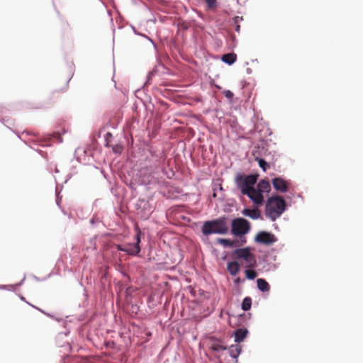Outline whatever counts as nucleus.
<instances>
[{
    "label": "nucleus",
    "mask_w": 363,
    "mask_h": 363,
    "mask_svg": "<svg viewBox=\"0 0 363 363\" xmlns=\"http://www.w3.org/2000/svg\"><path fill=\"white\" fill-rule=\"evenodd\" d=\"M257 180V176L255 174L238 175L235 179L238 188L240 190L242 194L247 195L254 204L259 206L263 204L264 199L259 189L255 187Z\"/></svg>",
    "instance_id": "obj_1"
},
{
    "label": "nucleus",
    "mask_w": 363,
    "mask_h": 363,
    "mask_svg": "<svg viewBox=\"0 0 363 363\" xmlns=\"http://www.w3.org/2000/svg\"><path fill=\"white\" fill-rule=\"evenodd\" d=\"M286 208L284 199L279 196H272L267 201L265 214L272 221L276 220Z\"/></svg>",
    "instance_id": "obj_2"
},
{
    "label": "nucleus",
    "mask_w": 363,
    "mask_h": 363,
    "mask_svg": "<svg viewBox=\"0 0 363 363\" xmlns=\"http://www.w3.org/2000/svg\"><path fill=\"white\" fill-rule=\"evenodd\" d=\"M228 225L225 218L206 221L202 226V233L205 235L211 234L224 235L228 232Z\"/></svg>",
    "instance_id": "obj_3"
},
{
    "label": "nucleus",
    "mask_w": 363,
    "mask_h": 363,
    "mask_svg": "<svg viewBox=\"0 0 363 363\" xmlns=\"http://www.w3.org/2000/svg\"><path fill=\"white\" fill-rule=\"evenodd\" d=\"M233 257L235 259H243L246 267H253L257 264L255 255L250 252L248 247L239 248L233 252Z\"/></svg>",
    "instance_id": "obj_4"
},
{
    "label": "nucleus",
    "mask_w": 363,
    "mask_h": 363,
    "mask_svg": "<svg viewBox=\"0 0 363 363\" xmlns=\"http://www.w3.org/2000/svg\"><path fill=\"white\" fill-rule=\"evenodd\" d=\"M250 229V223L242 218H238L232 221V233L236 236L245 235Z\"/></svg>",
    "instance_id": "obj_5"
},
{
    "label": "nucleus",
    "mask_w": 363,
    "mask_h": 363,
    "mask_svg": "<svg viewBox=\"0 0 363 363\" xmlns=\"http://www.w3.org/2000/svg\"><path fill=\"white\" fill-rule=\"evenodd\" d=\"M140 231L139 230L138 233L136 235V243H128L125 245H118L116 248L119 251H123L127 252L130 255H137L139 254L140 251V247L139 243L140 242Z\"/></svg>",
    "instance_id": "obj_6"
},
{
    "label": "nucleus",
    "mask_w": 363,
    "mask_h": 363,
    "mask_svg": "<svg viewBox=\"0 0 363 363\" xmlns=\"http://www.w3.org/2000/svg\"><path fill=\"white\" fill-rule=\"evenodd\" d=\"M255 240L258 243L269 245L275 242L277 238L274 235L271 233L260 231L255 236Z\"/></svg>",
    "instance_id": "obj_7"
},
{
    "label": "nucleus",
    "mask_w": 363,
    "mask_h": 363,
    "mask_svg": "<svg viewBox=\"0 0 363 363\" xmlns=\"http://www.w3.org/2000/svg\"><path fill=\"white\" fill-rule=\"evenodd\" d=\"M274 188L280 192H286L288 191V183L281 177H276L272 180Z\"/></svg>",
    "instance_id": "obj_8"
},
{
    "label": "nucleus",
    "mask_w": 363,
    "mask_h": 363,
    "mask_svg": "<svg viewBox=\"0 0 363 363\" xmlns=\"http://www.w3.org/2000/svg\"><path fill=\"white\" fill-rule=\"evenodd\" d=\"M242 213L247 217H250L252 219H258L260 217V211L258 208L250 209V208H244L242 211Z\"/></svg>",
    "instance_id": "obj_9"
},
{
    "label": "nucleus",
    "mask_w": 363,
    "mask_h": 363,
    "mask_svg": "<svg viewBox=\"0 0 363 363\" xmlns=\"http://www.w3.org/2000/svg\"><path fill=\"white\" fill-rule=\"evenodd\" d=\"M257 187L259 189L262 194L263 193H269L271 191V185L268 180L262 179L257 184Z\"/></svg>",
    "instance_id": "obj_10"
},
{
    "label": "nucleus",
    "mask_w": 363,
    "mask_h": 363,
    "mask_svg": "<svg viewBox=\"0 0 363 363\" xmlns=\"http://www.w3.org/2000/svg\"><path fill=\"white\" fill-rule=\"evenodd\" d=\"M248 331L246 328H239L235 332V341L236 342H242L247 336Z\"/></svg>",
    "instance_id": "obj_11"
},
{
    "label": "nucleus",
    "mask_w": 363,
    "mask_h": 363,
    "mask_svg": "<svg viewBox=\"0 0 363 363\" xmlns=\"http://www.w3.org/2000/svg\"><path fill=\"white\" fill-rule=\"evenodd\" d=\"M227 269L233 275H236L240 271V264L238 262L233 261L228 263Z\"/></svg>",
    "instance_id": "obj_12"
},
{
    "label": "nucleus",
    "mask_w": 363,
    "mask_h": 363,
    "mask_svg": "<svg viewBox=\"0 0 363 363\" xmlns=\"http://www.w3.org/2000/svg\"><path fill=\"white\" fill-rule=\"evenodd\" d=\"M257 284L258 289L263 292H267L270 290L269 284L264 279H258L257 280Z\"/></svg>",
    "instance_id": "obj_13"
},
{
    "label": "nucleus",
    "mask_w": 363,
    "mask_h": 363,
    "mask_svg": "<svg viewBox=\"0 0 363 363\" xmlns=\"http://www.w3.org/2000/svg\"><path fill=\"white\" fill-rule=\"evenodd\" d=\"M236 59L237 55L235 53L225 54L222 57V60L228 65L233 64L236 61Z\"/></svg>",
    "instance_id": "obj_14"
},
{
    "label": "nucleus",
    "mask_w": 363,
    "mask_h": 363,
    "mask_svg": "<svg viewBox=\"0 0 363 363\" xmlns=\"http://www.w3.org/2000/svg\"><path fill=\"white\" fill-rule=\"evenodd\" d=\"M252 305V299L250 297H245L242 303V309L247 311L250 309Z\"/></svg>",
    "instance_id": "obj_15"
},
{
    "label": "nucleus",
    "mask_w": 363,
    "mask_h": 363,
    "mask_svg": "<svg viewBox=\"0 0 363 363\" xmlns=\"http://www.w3.org/2000/svg\"><path fill=\"white\" fill-rule=\"evenodd\" d=\"M211 349L215 352H220V351L225 350L227 349V347H226V346H224L223 345L220 344V342H213L211 345Z\"/></svg>",
    "instance_id": "obj_16"
},
{
    "label": "nucleus",
    "mask_w": 363,
    "mask_h": 363,
    "mask_svg": "<svg viewBox=\"0 0 363 363\" xmlns=\"http://www.w3.org/2000/svg\"><path fill=\"white\" fill-rule=\"evenodd\" d=\"M255 160L258 162L259 166L262 169L264 172H266L270 167L269 164L264 159L257 157Z\"/></svg>",
    "instance_id": "obj_17"
},
{
    "label": "nucleus",
    "mask_w": 363,
    "mask_h": 363,
    "mask_svg": "<svg viewBox=\"0 0 363 363\" xmlns=\"http://www.w3.org/2000/svg\"><path fill=\"white\" fill-rule=\"evenodd\" d=\"M241 349L239 346L236 345L235 347L233 346L230 348V356L233 358H236L240 353Z\"/></svg>",
    "instance_id": "obj_18"
},
{
    "label": "nucleus",
    "mask_w": 363,
    "mask_h": 363,
    "mask_svg": "<svg viewBox=\"0 0 363 363\" xmlns=\"http://www.w3.org/2000/svg\"><path fill=\"white\" fill-rule=\"evenodd\" d=\"M217 241L225 247H233V241L229 239L218 238Z\"/></svg>",
    "instance_id": "obj_19"
},
{
    "label": "nucleus",
    "mask_w": 363,
    "mask_h": 363,
    "mask_svg": "<svg viewBox=\"0 0 363 363\" xmlns=\"http://www.w3.org/2000/svg\"><path fill=\"white\" fill-rule=\"evenodd\" d=\"M245 275L248 279H254L257 276V274L255 270L249 269L245 270Z\"/></svg>",
    "instance_id": "obj_20"
},
{
    "label": "nucleus",
    "mask_w": 363,
    "mask_h": 363,
    "mask_svg": "<svg viewBox=\"0 0 363 363\" xmlns=\"http://www.w3.org/2000/svg\"><path fill=\"white\" fill-rule=\"evenodd\" d=\"M223 94L228 99H231V98L233 97V93L231 91H230V90L224 91Z\"/></svg>",
    "instance_id": "obj_21"
},
{
    "label": "nucleus",
    "mask_w": 363,
    "mask_h": 363,
    "mask_svg": "<svg viewBox=\"0 0 363 363\" xmlns=\"http://www.w3.org/2000/svg\"><path fill=\"white\" fill-rule=\"evenodd\" d=\"M113 150L115 152L120 153L122 150V146L121 145H116L113 147Z\"/></svg>",
    "instance_id": "obj_22"
},
{
    "label": "nucleus",
    "mask_w": 363,
    "mask_h": 363,
    "mask_svg": "<svg viewBox=\"0 0 363 363\" xmlns=\"http://www.w3.org/2000/svg\"><path fill=\"white\" fill-rule=\"evenodd\" d=\"M216 0H206V2L209 5V6H213V4H215Z\"/></svg>",
    "instance_id": "obj_23"
},
{
    "label": "nucleus",
    "mask_w": 363,
    "mask_h": 363,
    "mask_svg": "<svg viewBox=\"0 0 363 363\" xmlns=\"http://www.w3.org/2000/svg\"><path fill=\"white\" fill-rule=\"evenodd\" d=\"M235 30H236L237 32H238V33L240 32V25H238V24H237V25H236Z\"/></svg>",
    "instance_id": "obj_24"
},
{
    "label": "nucleus",
    "mask_w": 363,
    "mask_h": 363,
    "mask_svg": "<svg viewBox=\"0 0 363 363\" xmlns=\"http://www.w3.org/2000/svg\"><path fill=\"white\" fill-rule=\"evenodd\" d=\"M238 20H239V17H236L235 19H234V21H235V23H238Z\"/></svg>",
    "instance_id": "obj_25"
},
{
    "label": "nucleus",
    "mask_w": 363,
    "mask_h": 363,
    "mask_svg": "<svg viewBox=\"0 0 363 363\" xmlns=\"http://www.w3.org/2000/svg\"><path fill=\"white\" fill-rule=\"evenodd\" d=\"M239 281H240V279H239V278H238V279L235 280V282H236V283H238V282H239Z\"/></svg>",
    "instance_id": "obj_26"
}]
</instances>
